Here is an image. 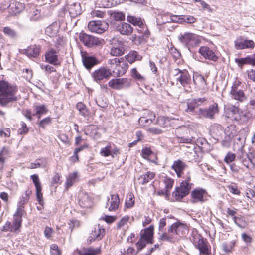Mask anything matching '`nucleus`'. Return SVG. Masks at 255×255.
I'll use <instances>...</instances> for the list:
<instances>
[{"instance_id": "f257e3e1", "label": "nucleus", "mask_w": 255, "mask_h": 255, "mask_svg": "<svg viewBox=\"0 0 255 255\" xmlns=\"http://www.w3.org/2000/svg\"><path fill=\"white\" fill-rule=\"evenodd\" d=\"M18 87L15 84L4 80H0V105L6 107L9 103L16 102Z\"/></svg>"}, {"instance_id": "f03ea898", "label": "nucleus", "mask_w": 255, "mask_h": 255, "mask_svg": "<svg viewBox=\"0 0 255 255\" xmlns=\"http://www.w3.org/2000/svg\"><path fill=\"white\" fill-rule=\"evenodd\" d=\"M189 231V227L186 223L178 221L169 227L167 232L161 235L160 239L162 240L175 242L186 236Z\"/></svg>"}, {"instance_id": "7ed1b4c3", "label": "nucleus", "mask_w": 255, "mask_h": 255, "mask_svg": "<svg viewBox=\"0 0 255 255\" xmlns=\"http://www.w3.org/2000/svg\"><path fill=\"white\" fill-rule=\"evenodd\" d=\"M184 179L180 186L176 187L172 193V196L176 201H181L188 195L193 185L192 183H190L191 180V174L190 171L186 173Z\"/></svg>"}, {"instance_id": "20e7f679", "label": "nucleus", "mask_w": 255, "mask_h": 255, "mask_svg": "<svg viewBox=\"0 0 255 255\" xmlns=\"http://www.w3.org/2000/svg\"><path fill=\"white\" fill-rule=\"evenodd\" d=\"M170 73L171 76L176 80L177 85L179 84L185 89H191L192 79L191 75L186 69L181 70L177 68L171 70Z\"/></svg>"}, {"instance_id": "39448f33", "label": "nucleus", "mask_w": 255, "mask_h": 255, "mask_svg": "<svg viewBox=\"0 0 255 255\" xmlns=\"http://www.w3.org/2000/svg\"><path fill=\"white\" fill-rule=\"evenodd\" d=\"M110 69L117 76L120 77L124 75L128 69V64L125 61L124 58H114L108 61Z\"/></svg>"}, {"instance_id": "423d86ee", "label": "nucleus", "mask_w": 255, "mask_h": 255, "mask_svg": "<svg viewBox=\"0 0 255 255\" xmlns=\"http://www.w3.org/2000/svg\"><path fill=\"white\" fill-rule=\"evenodd\" d=\"M192 242L195 248L199 250V255H211V246L207 239L199 234H195L192 236Z\"/></svg>"}, {"instance_id": "0eeeda50", "label": "nucleus", "mask_w": 255, "mask_h": 255, "mask_svg": "<svg viewBox=\"0 0 255 255\" xmlns=\"http://www.w3.org/2000/svg\"><path fill=\"white\" fill-rule=\"evenodd\" d=\"M178 39L188 47L197 46L201 42L200 36L189 32L180 34L178 36Z\"/></svg>"}, {"instance_id": "6e6552de", "label": "nucleus", "mask_w": 255, "mask_h": 255, "mask_svg": "<svg viewBox=\"0 0 255 255\" xmlns=\"http://www.w3.org/2000/svg\"><path fill=\"white\" fill-rule=\"evenodd\" d=\"M79 38L85 46L88 47L99 46L104 45L105 43L103 39H100L83 32L80 33Z\"/></svg>"}, {"instance_id": "1a4fd4ad", "label": "nucleus", "mask_w": 255, "mask_h": 255, "mask_svg": "<svg viewBox=\"0 0 255 255\" xmlns=\"http://www.w3.org/2000/svg\"><path fill=\"white\" fill-rule=\"evenodd\" d=\"M91 76L94 81L97 83L104 82L112 76V71L106 67L102 66L94 70Z\"/></svg>"}, {"instance_id": "9d476101", "label": "nucleus", "mask_w": 255, "mask_h": 255, "mask_svg": "<svg viewBox=\"0 0 255 255\" xmlns=\"http://www.w3.org/2000/svg\"><path fill=\"white\" fill-rule=\"evenodd\" d=\"M59 52V49L49 48L45 53V61L56 66H61V60L58 55Z\"/></svg>"}, {"instance_id": "9b49d317", "label": "nucleus", "mask_w": 255, "mask_h": 255, "mask_svg": "<svg viewBox=\"0 0 255 255\" xmlns=\"http://www.w3.org/2000/svg\"><path fill=\"white\" fill-rule=\"evenodd\" d=\"M22 223V220L13 217L12 222L8 221L6 222L2 227L1 231L3 232H10L18 234L21 232Z\"/></svg>"}, {"instance_id": "f8f14e48", "label": "nucleus", "mask_w": 255, "mask_h": 255, "mask_svg": "<svg viewBox=\"0 0 255 255\" xmlns=\"http://www.w3.org/2000/svg\"><path fill=\"white\" fill-rule=\"evenodd\" d=\"M93 200L92 195L85 191H80L78 193V203L82 208H91L93 205Z\"/></svg>"}, {"instance_id": "ddd939ff", "label": "nucleus", "mask_w": 255, "mask_h": 255, "mask_svg": "<svg viewBox=\"0 0 255 255\" xmlns=\"http://www.w3.org/2000/svg\"><path fill=\"white\" fill-rule=\"evenodd\" d=\"M234 43L235 48L238 50L252 49L255 47V43L252 40L245 39L242 36L237 37Z\"/></svg>"}, {"instance_id": "4468645a", "label": "nucleus", "mask_w": 255, "mask_h": 255, "mask_svg": "<svg viewBox=\"0 0 255 255\" xmlns=\"http://www.w3.org/2000/svg\"><path fill=\"white\" fill-rule=\"evenodd\" d=\"M198 52L205 59L217 62L219 59L216 51L207 46H201L199 49Z\"/></svg>"}, {"instance_id": "2eb2a0df", "label": "nucleus", "mask_w": 255, "mask_h": 255, "mask_svg": "<svg viewBox=\"0 0 255 255\" xmlns=\"http://www.w3.org/2000/svg\"><path fill=\"white\" fill-rule=\"evenodd\" d=\"M120 153V149L111 142H108L107 145L102 147L100 151V154L104 157L111 156L114 158Z\"/></svg>"}, {"instance_id": "dca6fc26", "label": "nucleus", "mask_w": 255, "mask_h": 255, "mask_svg": "<svg viewBox=\"0 0 255 255\" xmlns=\"http://www.w3.org/2000/svg\"><path fill=\"white\" fill-rule=\"evenodd\" d=\"M108 24L104 21H91L88 25L89 30L98 34L104 33L108 28Z\"/></svg>"}, {"instance_id": "f3484780", "label": "nucleus", "mask_w": 255, "mask_h": 255, "mask_svg": "<svg viewBox=\"0 0 255 255\" xmlns=\"http://www.w3.org/2000/svg\"><path fill=\"white\" fill-rule=\"evenodd\" d=\"M219 110L218 105L217 103L211 105L208 109L200 108L199 114L204 118L213 119L215 115L219 113Z\"/></svg>"}, {"instance_id": "a211bd4d", "label": "nucleus", "mask_w": 255, "mask_h": 255, "mask_svg": "<svg viewBox=\"0 0 255 255\" xmlns=\"http://www.w3.org/2000/svg\"><path fill=\"white\" fill-rule=\"evenodd\" d=\"M188 167L186 163L182 160L177 159L173 161L171 167V169L174 171L178 178H184V171Z\"/></svg>"}, {"instance_id": "6ab92c4d", "label": "nucleus", "mask_w": 255, "mask_h": 255, "mask_svg": "<svg viewBox=\"0 0 255 255\" xmlns=\"http://www.w3.org/2000/svg\"><path fill=\"white\" fill-rule=\"evenodd\" d=\"M30 179L32 180L35 187L37 200L39 204L43 206L44 202L43 200V194L42 193V186L39 176L37 174H33L30 176Z\"/></svg>"}, {"instance_id": "aec40b11", "label": "nucleus", "mask_w": 255, "mask_h": 255, "mask_svg": "<svg viewBox=\"0 0 255 255\" xmlns=\"http://www.w3.org/2000/svg\"><path fill=\"white\" fill-rule=\"evenodd\" d=\"M207 195L206 191L202 188L194 189L191 193L192 202L195 203L198 202H203L204 197Z\"/></svg>"}, {"instance_id": "412c9836", "label": "nucleus", "mask_w": 255, "mask_h": 255, "mask_svg": "<svg viewBox=\"0 0 255 255\" xmlns=\"http://www.w3.org/2000/svg\"><path fill=\"white\" fill-rule=\"evenodd\" d=\"M154 228V225H150L148 227L142 230L140 233V237L147 241L149 244H153Z\"/></svg>"}, {"instance_id": "4be33fe9", "label": "nucleus", "mask_w": 255, "mask_h": 255, "mask_svg": "<svg viewBox=\"0 0 255 255\" xmlns=\"http://www.w3.org/2000/svg\"><path fill=\"white\" fill-rule=\"evenodd\" d=\"M78 255H100L102 253L101 247L96 248L93 247H83L77 250Z\"/></svg>"}, {"instance_id": "5701e85b", "label": "nucleus", "mask_w": 255, "mask_h": 255, "mask_svg": "<svg viewBox=\"0 0 255 255\" xmlns=\"http://www.w3.org/2000/svg\"><path fill=\"white\" fill-rule=\"evenodd\" d=\"M105 234V229L101 226L100 224L95 226L94 229L92 231L90 237L91 239L90 241L91 242L92 240H101Z\"/></svg>"}, {"instance_id": "b1692460", "label": "nucleus", "mask_w": 255, "mask_h": 255, "mask_svg": "<svg viewBox=\"0 0 255 255\" xmlns=\"http://www.w3.org/2000/svg\"><path fill=\"white\" fill-rule=\"evenodd\" d=\"M141 156L145 159L157 163L158 158L157 155L154 153L150 147L143 148L141 150Z\"/></svg>"}, {"instance_id": "393cba45", "label": "nucleus", "mask_w": 255, "mask_h": 255, "mask_svg": "<svg viewBox=\"0 0 255 255\" xmlns=\"http://www.w3.org/2000/svg\"><path fill=\"white\" fill-rule=\"evenodd\" d=\"M128 79L126 78L112 79L108 82V85L112 89L120 90L128 82Z\"/></svg>"}, {"instance_id": "a878e982", "label": "nucleus", "mask_w": 255, "mask_h": 255, "mask_svg": "<svg viewBox=\"0 0 255 255\" xmlns=\"http://www.w3.org/2000/svg\"><path fill=\"white\" fill-rule=\"evenodd\" d=\"M116 30L122 35L129 36L132 33L133 28L129 24L122 22L116 26Z\"/></svg>"}, {"instance_id": "bb28decb", "label": "nucleus", "mask_w": 255, "mask_h": 255, "mask_svg": "<svg viewBox=\"0 0 255 255\" xmlns=\"http://www.w3.org/2000/svg\"><path fill=\"white\" fill-rule=\"evenodd\" d=\"M99 128L95 125L87 126L84 130L85 134L92 137L94 139H97L101 136L99 132Z\"/></svg>"}, {"instance_id": "cd10ccee", "label": "nucleus", "mask_w": 255, "mask_h": 255, "mask_svg": "<svg viewBox=\"0 0 255 255\" xmlns=\"http://www.w3.org/2000/svg\"><path fill=\"white\" fill-rule=\"evenodd\" d=\"M82 58L83 65L87 70H90L95 65L99 63L98 60L93 56L82 55Z\"/></svg>"}, {"instance_id": "c85d7f7f", "label": "nucleus", "mask_w": 255, "mask_h": 255, "mask_svg": "<svg viewBox=\"0 0 255 255\" xmlns=\"http://www.w3.org/2000/svg\"><path fill=\"white\" fill-rule=\"evenodd\" d=\"M124 58L126 60V62L132 64L137 61H141L142 59V56L139 54L138 52L132 50L129 51L128 54L125 55Z\"/></svg>"}, {"instance_id": "c756f323", "label": "nucleus", "mask_w": 255, "mask_h": 255, "mask_svg": "<svg viewBox=\"0 0 255 255\" xmlns=\"http://www.w3.org/2000/svg\"><path fill=\"white\" fill-rule=\"evenodd\" d=\"M41 47L39 45H31L25 50V54L30 58H37L40 54Z\"/></svg>"}, {"instance_id": "7c9ffc66", "label": "nucleus", "mask_w": 255, "mask_h": 255, "mask_svg": "<svg viewBox=\"0 0 255 255\" xmlns=\"http://www.w3.org/2000/svg\"><path fill=\"white\" fill-rule=\"evenodd\" d=\"M193 80L196 87L199 89L204 90L207 85L206 80L200 74H195L193 76Z\"/></svg>"}, {"instance_id": "2f4dec72", "label": "nucleus", "mask_w": 255, "mask_h": 255, "mask_svg": "<svg viewBox=\"0 0 255 255\" xmlns=\"http://www.w3.org/2000/svg\"><path fill=\"white\" fill-rule=\"evenodd\" d=\"M190 129H185L183 130V133H185L186 134H183L182 136H177L176 138L177 141L180 143H192L193 142L194 137L191 136L187 135L188 133H190Z\"/></svg>"}, {"instance_id": "473e14b6", "label": "nucleus", "mask_w": 255, "mask_h": 255, "mask_svg": "<svg viewBox=\"0 0 255 255\" xmlns=\"http://www.w3.org/2000/svg\"><path fill=\"white\" fill-rule=\"evenodd\" d=\"M109 203L110 206L108 207V210L109 211H115L117 210L120 204L119 195L117 194L111 195L110 200H109Z\"/></svg>"}, {"instance_id": "72a5a7b5", "label": "nucleus", "mask_w": 255, "mask_h": 255, "mask_svg": "<svg viewBox=\"0 0 255 255\" xmlns=\"http://www.w3.org/2000/svg\"><path fill=\"white\" fill-rule=\"evenodd\" d=\"M127 20L133 25L138 26L140 28H143L146 26L144 23V20L140 17L128 15L127 17Z\"/></svg>"}, {"instance_id": "f704fd0d", "label": "nucleus", "mask_w": 255, "mask_h": 255, "mask_svg": "<svg viewBox=\"0 0 255 255\" xmlns=\"http://www.w3.org/2000/svg\"><path fill=\"white\" fill-rule=\"evenodd\" d=\"M162 182L165 186L163 194L168 195L173 186L174 180L173 179L166 176L163 178Z\"/></svg>"}, {"instance_id": "c9c22d12", "label": "nucleus", "mask_w": 255, "mask_h": 255, "mask_svg": "<svg viewBox=\"0 0 255 255\" xmlns=\"http://www.w3.org/2000/svg\"><path fill=\"white\" fill-rule=\"evenodd\" d=\"M155 173L153 172L148 171L144 174L141 175L137 179L139 184L144 185L149 182L155 177Z\"/></svg>"}, {"instance_id": "e433bc0d", "label": "nucleus", "mask_w": 255, "mask_h": 255, "mask_svg": "<svg viewBox=\"0 0 255 255\" xmlns=\"http://www.w3.org/2000/svg\"><path fill=\"white\" fill-rule=\"evenodd\" d=\"M76 108L79 112V114L84 117H89L91 114L88 109L86 105L82 102H79L77 103Z\"/></svg>"}, {"instance_id": "4c0bfd02", "label": "nucleus", "mask_w": 255, "mask_h": 255, "mask_svg": "<svg viewBox=\"0 0 255 255\" xmlns=\"http://www.w3.org/2000/svg\"><path fill=\"white\" fill-rule=\"evenodd\" d=\"M25 8L24 4L19 2H15L12 6H10L9 9L12 15H16L21 12Z\"/></svg>"}, {"instance_id": "58836bf2", "label": "nucleus", "mask_w": 255, "mask_h": 255, "mask_svg": "<svg viewBox=\"0 0 255 255\" xmlns=\"http://www.w3.org/2000/svg\"><path fill=\"white\" fill-rule=\"evenodd\" d=\"M35 113L33 116H37L38 119H40L42 115L46 114L48 112V109L45 105H36L34 106Z\"/></svg>"}, {"instance_id": "ea45409f", "label": "nucleus", "mask_w": 255, "mask_h": 255, "mask_svg": "<svg viewBox=\"0 0 255 255\" xmlns=\"http://www.w3.org/2000/svg\"><path fill=\"white\" fill-rule=\"evenodd\" d=\"M78 178V173L76 172H73L68 175L65 182V188L68 189L76 181Z\"/></svg>"}, {"instance_id": "a19ab883", "label": "nucleus", "mask_w": 255, "mask_h": 255, "mask_svg": "<svg viewBox=\"0 0 255 255\" xmlns=\"http://www.w3.org/2000/svg\"><path fill=\"white\" fill-rule=\"evenodd\" d=\"M135 204V197L133 193L129 192L127 195L125 200V208L129 209L132 208ZM125 210V209H124Z\"/></svg>"}, {"instance_id": "79ce46f5", "label": "nucleus", "mask_w": 255, "mask_h": 255, "mask_svg": "<svg viewBox=\"0 0 255 255\" xmlns=\"http://www.w3.org/2000/svg\"><path fill=\"white\" fill-rule=\"evenodd\" d=\"M69 12L70 16L75 17L81 14V8L79 4L74 3L69 7Z\"/></svg>"}, {"instance_id": "37998d69", "label": "nucleus", "mask_w": 255, "mask_h": 255, "mask_svg": "<svg viewBox=\"0 0 255 255\" xmlns=\"http://www.w3.org/2000/svg\"><path fill=\"white\" fill-rule=\"evenodd\" d=\"M154 125H156L160 128L167 127L170 125L169 119L164 116H159L156 120V123H154Z\"/></svg>"}, {"instance_id": "c03bdc74", "label": "nucleus", "mask_w": 255, "mask_h": 255, "mask_svg": "<svg viewBox=\"0 0 255 255\" xmlns=\"http://www.w3.org/2000/svg\"><path fill=\"white\" fill-rule=\"evenodd\" d=\"M232 97L240 102H243L247 99V97L243 90H239L238 91H236L231 94Z\"/></svg>"}, {"instance_id": "a18cd8bd", "label": "nucleus", "mask_w": 255, "mask_h": 255, "mask_svg": "<svg viewBox=\"0 0 255 255\" xmlns=\"http://www.w3.org/2000/svg\"><path fill=\"white\" fill-rule=\"evenodd\" d=\"M61 178L62 176L60 173L58 172L55 173L51 179V187H54L56 189L58 185L61 184L62 182Z\"/></svg>"}, {"instance_id": "49530a36", "label": "nucleus", "mask_w": 255, "mask_h": 255, "mask_svg": "<svg viewBox=\"0 0 255 255\" xmlns=\"http://www.w3.org/2000/svg\"><path fill=\"white\" fill-rule=\"evenodd\" d=\"M233 221L234 223L240 228H245L248 225L247 222L245 220L244 216H236L233 218Z\"/></svg>"}, {"instance_id": "de8ad7c7", "label": "nucleus", "mask_w": 255, "mask_h": 255, "mask_svg": "<svg viewBox=\"0 0 255 255\" xmlns=\"http://www.w3.org/2000/svg\"><path fill=\"white\" fill-rule=\"evenodd\" d=\"M125 50V48L123 46L113 47L110 49V54L113 56H120L124 54Z\"/></svg>"}, {"instance_id": "09e8293b", "label": "nucleus", "mask_w": 255, "mask_h": 255, "mask_svg": "<svg viewBox=\"0 0 255 255\" xmlns=\"http://www.w3.org/2000/svg\"><path fill=\"white\" fill-rule=\"evenodd\" d=\"M3 32L5 35L12 39L16 38L17 36L16 31L9 26L4 27L3 28Z\"/></svg>"}, {"instance_id": "8fccbe9b", "label": "nucleus", "mask_w": 255, "mask_h": 255, "mask_svg": "<svg viewBox=\"0 0 255 255\" xmlns=\"http://www.w3.org/2000/svg\"><path fill=\"white\" fill-rule=\"evenodd\" d=\"M226 133L230 138H233L237 135V128L235 126L230 125L228 127L226 130Z\"/></svg>"}, {"instance_id": "3c124183", "label": "nucleus", "mask_w": 255, "mask_h": 255, "mask_svg": "<svg viewBox=\"0 0 255 255\" xmlns=\"http://www.w3.org/2000/svg\"><path fill=\"white\" fill-rule=\"evenodd\" d=\"M32 194V191L28 189L25 191L24 195L22 196L19 199L18 203V205H21L24 206L30 199V197Z\"/></svg>"}, {"instance_id": "603ef678", "label": "nucleus", "mask_w": 255, "mask_h": 255, "mask_svg": "<svg viewBox=\"0 0 255 255\" xmlns=\"http://www.w3.org/2000/svg\"><path fill=\"white\" fill-rule=\"evenodd\" d=\"M130 73L131 76L135 80L142 82L145 79V77L140 74L136 68L131 69Z\"/></svg>"}, {"instance_id": "864d4df0", "label": "nucleus", "mask_w": 255, "mask_h": 255, "mask_svg": "<svg viewBox=\"0 0 255 255\" xmlns=\"http://www.w3.org/2000/svg\"><path fill=\"white\" fill-rule=\"evenodd\" d=\"M24 213H25L24 206L18 204L17 208L13 215V217L22 221V217Z\"/></svg>"}, {"instance_id": "5fc2aeb1", "label": "nucleus", "mask_w": 255, "mask_h": 255, "mask_svg": "<svg viewBox=\"0 0 255 255\" xmlns=\"http://www.w3.org/2000/svg\"><path fill=\"white\" fill-rule=\"evenodd\" d=\"M138 122L141 127L145 128L150 126L153 123V120L145 117H141L139 118Z\"/></svg>"}, {"instance_id": "6e6d98bb", "label": "nucleus", "mask_w": 255, "mask_h": 255, "mask_svg": "<svg viewBox=\"0 0 255 255\" xmlns=\"http://www.w3.org/2000/svg\"><path fill=\"white\" fill-rule=\"evenodd\" d=\"M236 244V241L225 242L222 245V249L226 253L231 252Z\"/></svg>"}, {"instance_id": "4d7b16f0", "label": "nucleus", "mask_w": 255, "mask_h": 255, "mask_svg": "<svg viewBox=\"0 0 255 255\" xmlns=\"http://www.w3.org/2000/svg\"><path fill=\"white\" fill-rule=\"evenodd\" d=\"M52 118L50 117H47L44 119L41 120L38 123V126L43 128L45 129L46 127L51 124Z\"/></svg>"}, {"instance_id": "13d9d810", "label": "nucleus", "mask_w": 255, "mask_h": 255, "mask_svg": "<svg viewBox=\"0 0 255 255\" xmlns=\"http://www.w3.org/2000/svg\"><path fill=\"white\" fill-rule=\"evenodd\" d=\"M235 61L240 67H242L244 65H250V56L245 58H236Z\"/></svg>"}, {"instance_id": "bf43d9fd", "label": "nucleus", "mask_w": 255, "mask_h": 255, "mask_svg": "<svg viewBox=\"0 0 255 255\" xmlns=\"http://www.w3.org/2000/svg\"><path fill=\"white\" fill-rule=\"evenodd\" d=\"M187 108L185 110L187 112H193L195 108L197 107L196 102L193 99H189L187 102Z\"/></svg>"}, {"instance_id": "052dcab7", "label": "nucleus", "mask_w": 255, "mask_h": 255, "mask_svg": "<svg viewBox=\"0 0 255 255\" xmlns=\"http://www.w3.org/2000/svg\"><path fill=\"white\" fill-rule=\"evenodd\" d=\"M147 244L149 243L147 242V241H145V240L140 237V239L135 244V246L136 247V251H137L138 253L141 251L143 249H144L146 247Z\"/></svg>"}, {"instance_id": "680f3d73", "label": "nucleus", "mask_w": 255, "mask_h": 255, "mask_svg": "<svg viewBox=\"0 0 255 255\" xmlns=\"http://www.w3.org/2000/svg\"><path fill=\"white\" fill-rule=\"evenodd\" d=\"M81 222L77 219H72L68 223L69 228L72 232L74 229L78 228L81 226Z\"/></svg>"}, {"instance_id": "e2e57ef3", "label": "nucleus", "mask_w": 255, "mask_h": 255, "mask_svg": "<svg viewBox=\"0 0 255 255\" xmlns=\"http://www.w3.org/2000/svg\"><path fill=\"white\" fill-rule=\"evenodd\" d=\"M227 187L231 193L235 195H240V191L238 189L237 185L236 183H231Z\"/></svg>"}, {"instance_id": "0e129e2a", "label": "nucleus", "mask_w": 255, "mask_h": 255, "mask_svg": "<svg viewBox=\"0 0 255 255\" xmlns=\"http://www.w3.org/2000/svg\"><path fill=\"white\" fill-rule=\"evenodd\" d=\"M50 254L51 255H61L62 251L59 248L56 244H52L50 245Z\"/></svg>"}, {"instance_id": "69168bd1", "label": "nucleus", "mask_w": 255, "mask_h": 255, "mask_svg": "<svg viewBox=\"0 0 255 255\" xmlns=\"http://www.w3.org/2000/svg\"><path fill=\"white\" fill-rule=\"evenodd\" d=\"M147 131L151 134L158 135L162 133V130L159 128V126H151L149 127Z\"/></svg>"}, {"instance_id": "338daca9", "label": "nucleus", "mask_w": 255, "mask_h": 255, "mask_svg": "<svg viewBox=\"0 0 255 255\" xmlns=\"http://www.w3.org/2000/svg\"><path fill=\"white\" fill-rule=\"evenodd\" d=\"M138 252L132 247H128L126 250H124L119 255H137Z\"/></svg>"}, {"instance_id": "774afa93", "label": "nucleus", "mask_w": 255, "mask_h": 255, "mask_svg": "<svg viewBox=\"0 0 255 255\" xmlns=\"http://www.w3.org/2000/svg\"><path fill=\"white\" fill-rule=\"evenodd\" d=\"M112 15L116 21H123L125 19V15L122 12H115Z\"/></svg>"}]
</instances>
